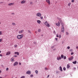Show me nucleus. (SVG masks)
<instances>
[{
  "label": "nucleus",
  "instance_id": "16",
  "mask_svg": "<svg viewBox=\"0 0 78 78\" xmlns=\"http://www.w3.org/2000/svg\"><path fill=\"white\" fill-rule=\"evenodd\" d=\"M59 70H60L61 72H62V67H61V66H60L59 67Z\"/></svg>",
  "mask_w": 78,
  "mask_h": 78
},
{
  "label": "nucleus",
  "instance_id": "24",
  "mask_svg": "<svg viewBox=\"0 0 78 78\" xmlns=\"http://www.w3.org/2000/svg\"><path fill=\"white\" fill-rule=\"evenodd\" d=\"M28 33H30V34H31V32L30 30H28Z\"/></svg>",
  "mask_w": 78,
  "mask_h": 78
},
{
  "label": "nucleus",
  "instance_id": "39",
  "mask_svg": "<svg viewBox=\"0 0 78 78\" xmlns=\"http://www.w3.org/2000/svg\"><path fill=\"white\" fill-rule=\"evenodd\" d=\"M2 39H0V42H2Z\"/></svg>",
  "mask_w": 78,
  "mask_h": 78
},
{
  "label": "nucleus",
  "instance_id": "1",
  "mask_svg": "<svg viewBox=\"0 0 78 78\" xmlns=\"http://www.w3.org/2000/svg\"><path fill=\"white\" fill-rule=\"evenodd\" d=\"M23 37V35L21 34L17 35L16 37L18 39H22Z\"/></svg>",
  "mask_w": 78,
  "mask_h": 78
},
{
  "label": "nucleus",
  "instance_id": "52",
  "mask_svg": "<svg viewBox=\"0 0 78 78\" xmlns=\"http://www.w3.org/2000/svg\"><path fill=\"white\" fill-rule=\"evenodd\" d=\"M74 70H76V68H74Z\"/></svg>",
  "mask_w": 78,
  "mask_h": 78
},
{
  "label": "nucleus",
  "instance_id": "21",
  "mask_svg": "<svg viewBox=\"0 0 78 78\" xmlns=\"http://www.w3.org/2000/svg\"><path fill=\"white\" fill-rule=\"evenodd\" d=\"M73 63L74 64H76V61H75V62H73Z\"/></svg>",
  "mask_w": 78,
  "mask_h": 78
},
{
  "label": "nucleus",
  "instance_id": "54",
  "mask_svg": "<svg viewBox=\"0 0 78 78\" xmlns=\"http://www.w3.org/2000/svg\"><path fill=\"white\" fill-rule=\"evenodd\" d=\"M49 76H50L49 75L48 76V77H49Z\"/></svg>",
  "mask_w": 78,
  "mask_h": 78
},
{
  "label": "nucleus",
  "instance_id": "18",
  "mask_svg": "<svg viewBox=\"0 0 78 78\" xmlns=\"http://www.w3.org/2000/svg\"><path fill=\"white\" fill-rule=\"evenodd\" d=\"M15 54H17V55H19V52H15Z\"/></svg>",
  "mask_w": 78,
  "mask_h": 78
},
{
  "label": "nucleus",
  "instance_id": "23",
  "mask_svg": "<svg viewBox=\"0 0 78 78\" xmlns=\"http://www.w3.org/2000/svg\"><path fill=\"white\" fill-rule=\"evenodd\" d=\"M11 61H12V62H13V61H14V58H12L11 59Z\"/></svg>",
  "mask_w": 78,
  "mask_h": 78
},
{
  "label": "nucleus",
  "instance_id": "30",
  "mask_svg": "<svg viewBox=\"0 0 78 78\" xmlns=\"http://www.w3.org/2000/svg\"><path fill=\"white\" fill-rule=\"evenodd\" d=\"M41 29H38V32H41Z\"/></svg>",
  "mask_w": 78,
  "mask_h": 78
},
{
  "label": "nucleus",
  "instance_id": "2",
  "mask_svg": "<svg viewBox=\"0 0 78 78\" xmlns=\"http://www.w3.org/2000/svg\"><path fill=\"white\" fill-rule=\"evenodd\" d=\"M44 25L46 26L47 27H50V24L47 21H46L45 23H44Z\"/></svg>",
  "mask_w": 78,
  "mask_h": 78
},
{
  "label": "nucleus",
  "instance_id": "7",
  "mask_svg": "<svg viewBox=\"0 0 78 78\" xmlns=\"http://www.w3.org/2000/svg\"><path fill=\"white\" fill-rule=\"evenodd\" d=\"M73 59V57L72 56L69 58V61H71V60H72Z\"/></svg>",
  "mask_w": 78,
  "mask_h": 78
},
{
  "label": "nucleus",
  "instance_id": "17",
  "mask_svg": "<svg viewBox=\"0 0 78 78\" xmlns=\"http://www.w3.org/2000/svg\"><path fill=\"white\" fill-rule=\"evenodd\" d=\"M61 59V57H58L57 58V60H59V59Z\"/></svg>",
  "mask_w": 78,
  "mask_h": 78
},
{
  "label": "nucleus",
  "instance_id": "62",
  "mask_svg": "<svg viewBox=\"0 0 78 78\" xmlns=\"http://www.w3.org/2000/svg\"><path fill=\"white\" fill-rule=\"evenodd\" d=\"M1 3H3V2H2Z\"/></svg>",
  "mask_w": 78,
  "mask_h": 78
},
{
  "label": "nucleus",
  "instance_id": "49",
  "mask_svg": "<svg viewBox=\"0 0 78 78\" xmlns=\"http://www.w3.org/2000/svg\"><path fill=\"white\" fill-rule=\"evenodd\" d=\"M76 49H78V46L76 47Z\"/></svg>",
  "mask_w": 78,
  "mask_h": 78
},
{
  "label": "nucleus",
  "instance_id": "32",
  "mask_svg": "<svg viewBox=\"0 0 78 78\" xmlns=\"http://www.w3.org/2000/svg\"><path fill=\"white\" fill-rule=\"evenodd\" d=\"M40 18H41V19H43V16H40Z\"/></svg>",
  "mask_w": 78,
  "mask_h": 78
},
{
  "label": "nucleus",
  "instance_id": "38",
  "mask_svg": "<svg viewBox=\"0 0 78 78\" xmlns=\"http://www.w3.org/2000/svg\"><path fill=\"white\" fill-rule=\"evenodd\" d=\"M59 38H61V35H59Z\"/></svg>",
  "mask_w": 78,
  "mask_h": 78
},
{
  "label": "nucleus",
  "instance_id": "45",
  "mask_svg": "<svg viewBox=\"0 0 78 78\" xmlns=\"http://www.w3.org/2000/svg\"><path fill=\"white\" fill-rule=\"evenodd\" d=\"M73 54H74L73 52H72V53H71V55H73Z\"/></svg>",
  "mask_w": 78,
  "mask_h": 78
},
{
  "label": "nucleus",
  "instance_id": "40",
  "mask_svg": "<svg viewBox=\"0 0 78 78\" xmlns=\"http://www.w3.org/2000/svg\"><path fill=\"white\" fill-rule=\"evenodd\" d=\"M33 75H30V77H33Z\"/></svg>",
  "mask_w": 78,
  "mask_h": 78
},
{
  "label": "nucleus",
  "instance_id": "51",
  "mask_svg": "<svg viewBox=\"0 0 78 78\" xmlns=\"http://www.w3.org/2000/svg\"><path fill=\"white\" fill-rule=\"evenodd\" d=\"M51 48H54V47L52 46L51 47Z\"/></svg>",
  "mask_w": 78,
  "mask_h": 78
},
{
  "label": "nucleus",
  "instance_id": "15",
  "mask_svg": "<svg viewBox=\"0 0 78 78\" xmlns=\"http://www.w3.org/2000/svg\"><path fill=\"white\" fill-rule=\"evenodd\" d=\"M41 21L40 20H37V23H39V24H40L41 23Z\"/></svg>",
  "mask_w": 78,
  "mask_h": 78
},
{
  "label": "nucleus",
  "instance_id": "19",
  "mask_svg": "<svg viewBox=\"0 0 78 78\" xmlns=\"http://www.w3.org/2000/svg\"><path fill=\"white\" fill-rule=\"evenodd\" d=\"M12 25H13L14 26L16 25V24L14 23H12Z\"/></svg>",
  "mask_w": 78,
  "mask_h": 78
},
{
  "label": "nucleus",
  "instance_id": "43",
  "mask_svg": "<svg viewBox=\"0 0 78 78\" xmlns=\"http://www.w3.org/2000/svg\"><path fill=\"white\" fill-rule=\"evenodd\" d=\"M72 3H73V2H74V0H72Z\"/></svg>",
  "mask_w": 78,
  "mask_h": 78
},
{
  "label": "nucleus",
  "instance_id": "41",
  "mask_svg": "<svg viewBox=\"0 0 78 78\" xmlns=\"http://www.w3.org/2000/svg\"><path fill=\"white\" fill-rule=\"evenodd\" d=\"M66 34H67V35H68L69 33H68V32H66Z\"/></svg>",
  "mask_w": 78,
  "mask_h": 78
},
{
  "label": "nucleus",
  "instance_id": "64",
  "mask_svg": "<svg viewBox=\"0 0 78 78\" xmlns=\"http://www.w3.org/2000/svg\"><path fill=\"white\" fill-rule=\"evenodd\" d=\"M45 69H47V68H45Z\"/></svg>",
  "mask_w": 78,
  "mask_h": 78
},
{
  "label": "nucleus",
  "instance_id": "63",
  "mask_svg": "<svg viewBox=\"0 0 78 78\" xmlns=\"http://www.w3.org/2000/svg\"><path fill=\"white\" fill-rule=\"evenodd\" d=\"M0 24H1V22H0Z\"/></svg>",
  "mask_w": 78,
  "mask_h": 78
},
{
  "label": "nucleus",
  "instance_id": "28",
  "mask_svg": "<svg viewBox=\"0 0 78 78\" xmlns=\"http://www.w3.org/2000/svg\"><path fill=\"white\" fill-rule=\"evenodd\" d=\"M63 70H64L65 71L66 70V68L65 67H64L63 68Z\"/></svg>",
  "mask_w": 78,
  "mask_h": 78
},
{
  "label": "nucleus",
  "instance_id": "22",
  "mask_svg": "<svg viewBox=\"0 0 78 78\" xmlns=\"http://www.w3.org/2000/svg\"><path fill=\"white\" fill-rule=\"evenodd\" d=\"M70 65H67V68L69 69V68H70Z\"/></svg>",
  "mask_w": 78,
  "mask_h": 78
},
{
  "label": "nucleus",
  "instance_id": "55",
  "mask_svg": "<svg viewBox=\"0 0 78 78\" xmlns=\"http://www.w3.org/2000/svg\"><path fill=\"white\" fill-rule=\"evenodd\" d=\"M1 52H2V51H0V53H1Z\"/></svg>",
  "mask_w": 78,
  "mask_h": 78
},
{
  "label": "nucleus",
  "instance_id": "50",
  "mask_svg": "<svg viewBox=\"0 0 78 78\" xmlns=\"http://www.w3.org/2000/svg\"><path fill=\"white\" fill-rule=\"evenodd\" d=\"M54 33H55V34H56V32H55V31H54Z\"/></svg>",
  "mask_w": 78,
  "mask_h": 78
},
{
  "label": "nucleus",
  "instance_id": "59",
  "mask_svg": "<svg viewBox=\"0 0 78 78\" xmlns=\"http://www.w3.org/2000/svg\"><path fill=\"white\" fill-rule=\"evenodd\" d=\"M35 33H37V32L36 31V32H35Z\"/></svg>",
  "mask_w": 78,
  "mask_h": 78
},
{
  "label": "nucleus",
  "instance_id": "20",
  "mask_svg": "<svg viewBox=\"0 0 78 78\" xmlns=\"http://www.w3.org/2000/svg\"><path fill=\"white\" fill-rule=\"evenodd\" d=\"M71 2H69L68 4V6H70L71 5Z\"/></svg>",
  "mask_w": 78,
  "mask_h": 78
},
{
  "label": "nucleus",
  "instance_id": "33",
  "mask_svg": "<svg viewBox=\"0 0 78 78\" xmlns=\"http://www.w3.org/2000/svg\"><path fill=\"white\" fill-rule=\"evenodd\" d=\"M14 47H17V44H15V45Z\"/></svg>",
  "mask_w": 78,
  "mask_h": 78
},
{
  "label": "nucleus",
  "instance_id": "48",
  "mask_svg": "<svg viewBox=\"0 0 78 78\" xmlns=\"http://www.w3.org/2000/svg\"><path fill=\"white\" fill-rule=\"evenodd\" d=\"M19 65H21V63L19 62Z\"/></svg>",
  "mask_w": 78,
  "mask_h": 78
},
{
  "label": "nucleus",
  "instance_id": "47",
  "mask_svg": "<svg viewBox=\"0 0 78 78\" xmlns=\"http://www.w3.org/2000/svg\"><path fill=\"white\" fill-rule=\"evenodd\" d=\"M2 55L0 54V56H2Z\"/></svg>",
  "mask_w": 78,
  "mask_h": 78
},
{
  "label": "nucleus",
  "instance_id": "12",
  "mask_svg": "<svg viewBox=\"0 0 78 78\" xmlns=\"http://www.w3.org/2000/svg\"><path fill=\"white\" fill-rule=\"evenodd\" d=\"M21 4H24L26 3V1H22L21 2Z\"/></svg>",
  "mask_w": 78,
  "mask_h": 78
},
{
  "label": "nucleus",
  "instance_id": "3",
  "mask_svg": "<svg viewBox=\"0 0 78 78\" xmlns=\"http://www.w3.org/2000/svg\"><path fill=\"white\" fill-rule=\"evenodd\" d=\"M36 16L37 17H41V13L40 12L37 13L36 14Z\"/></svg>",
  "mask_w": 78,
  "mask_h": 78
},
{
  "label": "nucleus",
  "instance_id": "9",
  "mask_svg": "<svg viewBox=\"0 0 78 78\" xmlns=\"http://www.w3.org/2000/svg\"><path fill=\"white\" fill-rule=\"evenodd\" d=\"M55 24L57 26L59 27L60 26V23H59V22H58V23H56Z\"/></svg>",
  "mask_w": 78,
  "mask_h": 78
},
{
  "label": "nucleus",
  "instance_id": "53",
  "mask_svg": "<svg viewBox=\"0 0 78 78\" xmlns=\"http://www.w3.org/2000/svg\"><path fill=\"white\" fill-rule=\"evenodd\" d=\"M58 72H59L58 71H56V73H58Z\"/></svg>",
  "mask_w": 78,
  "mask_h": 78
},
{
  "label": "nucleus",
  "instance_id": "8",
  "mask_svg": "<svg viewBox=\"0 0 78 78\" xmlns=\"http://www.w3.org/2000/svg\"><path fill=\"white\" fill-rule=\"evenodd\" d=\"M26 73L28 75H30V74H31V71H28Z\"/></svg>",
  "mask_w": 78,
  "mask_h": 78
},
{
  "label": "nucleus",
  "instance_id": "13",
  "mask_svg": "<svg viewBox=\"0 0 78 78\" xmlns=\"http://www.w3.org/2000/svg\"><path fill=\"white\" fill-rule=\"evenodd\" d=\"M18 64V62H15V63L14 64L13 66H17Z\"/></svg>",
  "mask_w": 78,
  "mask_h": 78
},
{
  "label": "nucleus",
  "instance_id": "36",
  "mask_svg": "<svg viewBox=\"0 0 78 78\" xmlns=\"http://www.w3.org/2000/svg\"><path fill=\"white\" fill-rule=\"evenodd\" d=\"M55 39V40H56V41H58V39L57 38H56Z\"/></svg>",
  "mask_w": 78,
  "mask_h": 78
},
{
  "label": "nucleus",
  "instance_id": "5",
  "mask_svg": "<svg viewBox=\"0 0 78 78\" xmlns=\"http://www.w3.org/2000/svg\"><path fill=\"white\" fill-rule=\"evenodd\" d=\"M58 20H59V22H60L62 24V26H63V25H64V24H63V23L62 21V20H61L60 19H59Z\"/></svg>",
  "mask_w": 78,
  "mask_h": 78
},
{
  "label": "nucleus",
  "instance_id": "56",
  "mask_svg": "<svg viewBox=\"0 0 78 78\" xmlns=\"http://www.w3.org/2000/svg\"><path fill=\"white\" fill-rule=\"evenodd\" d=\"M0 78H2V77H0Z\"/></svg>",
  "mask_w": 78,
  "mask_h": 78
},
{
  "label": "nucleus",
  "instance_id": "60",
  "mask_svg": "<svg viewBox=\"0 0 78 78\" xmlns=\"http://www.w3.org/2000/svg\"><path fill=\"white\" fill-rule=\"evenodd\" d=\"M1 73V71H0V73Z\"/></svg>",
  "mask_w": 78,
  "mask_h": 78
},
{
  "label": "nucleus",
  "instance_id": "58",
  "mask_svg": "<svg viewBox=\"0 0 78 78\" xmlns=\"http://www.w3.org/2000/svg\"><path fill=\"white\" fill-rule=\"evenodd\" d=\"M34 44H36V42H34Z\"/></svg>",
  "mask_w": 78,
  "mask_h": 78
},
{
  "label": "nucleus",
  "instance_id": "46",
  "mask_svg": "<svg viewBox=\"0 0 78 78\" xmlns=\"http://www.w3.org/2000/svg\"><path fill=\"white\" fill-rule=\"evenodd\" d=\"M14 57H17V55H15L14 56Z\"/></svg>",
  "mask_w": 78,
  "mask_h": 78
},
{
  "label": "nucleus",
  "instance_id": "14",
  "mask_svg": "<svg viewBox=\"0 0 78 78\" xmlns=\"http://www.w3.org/2000/svg\"><path fill=\"white\" fill-rule=\"evenodd\" d=\"M23 30H20L19 31V33L21 34V33H23Z\"/></svg>",
  "mask_w": 78,
  "mask_h": 78
},
{
  "label": "nucleus",
  "instance_id": "44",
  "mask_svg": "<svg viewBox=\"0 0 78 78\" xmlns=\"http://www.w3.org/2000/svg\"><path fill=\"white\" fill-rule=\"evenodd\" d=\"M70 51H73V50L71 49L70 50Z\"/></svg>",
  "mask_w": 78,
  "mask_h": 78
},
{
  "label": "nucleus",
  "instance_id": "31",
  "mask_svg": "<svg viewBox=\"0 0 78 78\" xmlns=\"http://www.w3.org/2000/svg\"><path fill=\"white\" fill-rule=\"evenodd\" d=\"M56 37H59V35H58V34H56Z\"/></svg>",
  "mask_w": 78,
  "mask_h": 78
},
{
  "label": "nucleus",
  "instance_id": "61",
  "mask_svg": "<svg viewBox=\"0 0 78 78\" xmlns=\"http://www.w3.org/2000/svg\"><path fill=\"white\" fill-rule=\"evenodd\" d=\"M77 64H78V61L77 62Z\"/></svg>",
  "mask_w": 78,
  "mask_h": 78
},
{
  "label": "nucleus",
  "instance_id": "6",
  "mask_svg": "<svg viewBox=\"0 0 78 78\" xmlns=\"http://www.w3.org/2000/svg\"><path fill=\"white\" fill-rule=\"evenodd\" d=\"M46 2L48 3L49 5H50V0H46Z\"/></svg>",
  "mask_w": 78,
  "mask_h": 78
},
{
  "label": "nucleus",
  "instance_id": "57",
  "mask_svg": "<svg viewBox=\"0 0 78 78\" xmlns=\"http://www.w3.org/2000/svg\"><path fill=\"white\" fill-rule=\"evenodd\" d=\"M63 43H64V42H62V44H63Z\"/></svg>",
  "mask_w": 78,
  "mask_h": 78
},
{
  "label": "nucleus",
  "instance_id": "34",
  "mask_svg": "<svg viewBox=\"0 0 78 78\" xmlns=\"http://www.w3.org/2000/svg\"><path fill=\"white\" fill-rule=\"evenodd\" d=\"M30 5H33V2H30Z\"/></svg>",
  "mask_w": 78,
  "mask_h": 78
},
{
  "label": "nucleus",
  "instance_id": "35",
  "mask_svg": "<svg viewBox=\"0 0 78 78\" xmlns=\"http://www.w3.org/2000/svg\"><path fill=\"white\" fill-rule=\"evenodd\" d=\"M8 70H9V68H7L6 69V70L7 71H8Z\"/></svg>",
  "mask_w": 78,
  "mask_h": 78
},
{
  "label": "nucleus",
  "instance_id": "25",
  "mask_svg": "<svg viewBox=\"0 0 78 78\" xmlns=\"http://www.w3.org/2000/svg\"><path fill=\"white\" fill-rule=\"evenodd\" d=\"M3 34L2 33V31H0V35H2Z\"/></svg>",
  "mask_w": 78,
  "mask_h": 78
},
{
  "label": "nucleus",
  "instance_id": "29",
  "mask_svg": "<svg viewBox=\"0 0 78 78\" xmlns=\"http://www.w3.org/2000/svg\"><path fill=\"white\" fill-rule=\"evenodd\" d=\"M35 73L37 74V73H38V71H37V70H36L35 71Z\"/></svg>",
  "mask_w": 78,
  "mask_h": 78
},
{
  "label": "nucleus",
  "instance_id": "37",
  "mask_svg": "<svg viewBox=\"0 0 78 78\" xmlns=\"http://www.w3.org/2000/svg\"><path fill=\"white\" fill-rule=\"evenodd\" d=\"M11 14H12V15H14V14H15V13H11Z\"/></svg>",
  "mask_w": 78,
  "mask_h": 78
},
{
  "label": "nucleus",
  "instance_id": "42",
  "mask_svg": "<svg viewBox=\"0 0 78 78\" xmlns=\"http://www.w3.org/2000/svg\"><path fill=\"white\" fill-rule=\"evenodd\" d=\"M68 49H69L70 48V47L68 46L67 47Z\"/></svg>",
  "mask_w": 78,
  "mask_h": 78
},
{
  "label": "nucleus",
  "instance_id": "4",
  "mask_svg": "<svg viewBox=\"0 0 78 78\" xmlns=\"http://www.w3.org/2000/svg\"><path fill=\"white\" fill-rule=\"evenodd\" d=\"M61 31L62 33H64V26H63V25L62 26Z\"/></svg>",
  "mask_w": 78,
  "mask_h": 78
},
{
  "label": "nucleus",
  "instance_id": "27",
  "mask_svg": "<svg viewBox=\"0 0 78 78\" xmlns=\"http://www.w3.org/2000/svg\"><path fill=\"white\" fill-rule=\"evenodd\" d=\"M63 59H66V56L63 57Z\"/></svg>",
  "mask_w": 78,
  "mask_h": 78
},
{
  "label": "nucleus",
  "instance_id": "10",
  "mask_svg": "<svg viewBox=\"0 0 78 78\" xmlns=\"http://www.w3.org/2000/svg\"><path fill=\"white\" fill-rule=\"evenodd\" d=\"M14 5V3H10L8 4L9 6H12Z\"/></svg>",
  "mask_w": 78,
  "mask_h": 78
},
{
  "label": "nucleus",
  "instance_id": "11",
  "mask_svg": "<svg viewBox=\"0 0 78 78\" xmlns=\"http://www.w3.org/2000/svg\"><path fill=\"white\" fill-rule=\"evenodd\" d=\"M11 54V52L10 51H9L7 52L6 54V55H10Z\"/></svg>",
  "mask_w": 78,
  "mask_h": 78
},
{
  "label": "nucleus",
  "instance_id": "26",
  "mask_svg": "<svg viewBox=\"0 0 78 78\" xmlns=\"http://www.w3.org/2000/svg\"><path fill=\"white\" fill-rule=\"evenodd\" d=\"M61 57L62 58H64V55H61Z\"/></svg>",
  "mask_w": 78,
  "mask_h": 78
}]
</instances>
